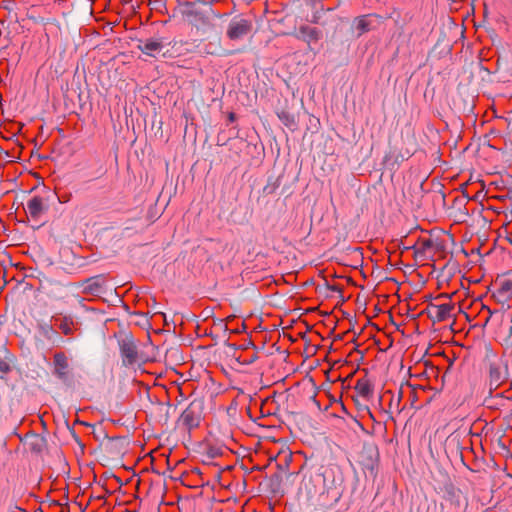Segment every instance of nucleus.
<instances>
[{
    "label": "nucleus",
    "mask_w": 512,
    "mask_h": 512,
    "mask_svg": "<svg viewBox=\"0 0 512 512\" xmlns=\"http://www.w3.org/2000/svg\"><path fill=\"white\" fill-rule=\"evenodd\" d=\"M251 29V21L244 18H233L227 29V36L231 40L242 39L250 33Z\"/></svg>",
    "instance_id": "obj_2"
},
{
    "label": "nucleus",
    "mask_w": 512,
    "mask_h": 512,
    "mask_svg": "<svg viewBox=\"0 0 512 512\" xmlns=\"http://www.w3.org/2000/svg\"><path fill=\"white\" fill-rule=\"evenodd\" d=\"M39 332L42 336H44L47 339H52V337L56 335V331L49 323L39 324Z\"/></svg>",
    "instance_id": "obj_12"
},
{
    "label": "nucleus",
    "mask_w": 512,
    "mask_h": 512,
    "mask_svg": "<svg viewBox=\"0 0 512 512\" xmlns=\"http://www.w3.org/2000/svg\"><path fill=\"white\" fill-rule=\"evenodd\" d=\"M54 373L60 380H66L68 376V359L64 353H56L53 357Z\"/></svg>",
    "instance_id": "obj_5"
},
{
    "label": "nucleus",
    "mask_w": 512,
    "mask_h": 512,
    "mask_svg": "<svg viewBox=\"0 0 512 512\" xmlns=\"http://www.w3.org/2000/svg\"><path fill=\"white\" fill-rule=\"evenodd\" d=\"M279 118L285 125H289L290 123L294 122L293 117H291L289 114L285 112L280 113Z\"/></svg>",
    "instance_id": "obj_16"
},
{
    "label": "nucleus",
    "mask_w": 512,
    "mask_h": 512,
    "mask_svg": "<svg viewBox=\"0 0 512 512\" xmlns=\"http://www.w3.org/2000/svg\"><path fill=\"white\" fill-rule=\"evenodd\" d=\"M10 371V364L5 359L0 357V378H3L5 374Z\"/></svg>",
    "instance_id": "obj_15"
},
{
    "label": "nucleus",
    "mask_w": 512,
    "mask_h": 512,
    "mask_svg": "<svg viewBox=\"0 0 512 512\" xmlns=\"http://www.w3.org/2000/svg\"><path fill=\"white\" fill-rule=\"evenodd\" d=\"M500 292L507 297L512 296V281H503L501 283Z\"/></svg>",
    "instance_id": "obj_14"
},
{
    "label": "nucleus",
    "mask_w": 512,
    "mask_h": 512,
    "mask_svg": "<svg viewBox=\"0 0 512 512\" xmlns=\"http://www.w3.org/2000/svg\"><path fill=\"white\" fill-rule=\"evenodd\" d=\"M355 390L360 396L364 398L370 397L373 393V387L371 383L365 378L357 380Z\"/></svg>",
    "instance_id": "obj_11"
},
{
    "label": "nucleus",
    "mask_w": 512,
    "mask_h": 512,
    "mask_svg": "<svg viewBox=\"0 0 512 512\" xmlns=\"http://www.w3.org/2000/svg\"><path fill=\"white\" fill-rule=\"evenodd\" d=\"M55 324L64 335H71L74 331L75 322L71 316L55 318Z\"/></svg>",
    "instance_id": "obj_10"
},
{
    "label": "nucleus",
    "mask_w": 512,
    "mask_h": 512,
    "mask_svg": "<svg viewBox=\"0 0 512 512\" xmlns=\"http://www.w3.org/2000/svg\"><path fill=\"white\" fill-rule=\"evenodd\" d=\"M454 305L452 303L434 304L430 307V314L438 321H444L451 317Z\"/></svg>",
    "instance_id": "obj_6"
},
{
    "label": "nucleus",
    "mask_w": 512,
    "mask_h": 512,
    "mask_svg": "<svg viewBox=\"0 0 512 512\" xmlns=\"http://www.w3.org/2000/svg\"><path fill=\"white\" fill-rule=\"evenodd\" d=\"M122 362L125 366H131L138 362V347L134 339L130 336H125L119 341Z\"/></svg>",
    "instance_id": "obj_1"
},
{
    "label": "nucleus",
    "mask_w": 512,
    "mask_h": 512,
    "mask_svg": "<svg viewBox=\"0 0 512 512\" xmlns=\"http://www.w3.org/2000/svg\"><path fill=\"white\" fill-rule=\"evenodd\" d=\"M368 413H369L370 418L374 420L373 414L370 411H368Z\"/></svg>",
    "instance_id": "obj_18"
},
{
    "label": "nucleus",
    "mask_w": 512,
    "mask_h": 512,
    "mask_svg": "<svg viewBox=\"0 0 512 512\" xmlns=\"http://www.w3.org/2000/svg\"><path fill=\"white\" fill-rule=\"evenodd\" d=\"M201 418L199 405L190 404L181 414L179 421L185 427L191 429L198 426Z\"/></svg>",
    "instance_id": "obj_3"
},
{
    "label": "nucleus",
    "mask_w": 512,
    "mask_h": 512,
    "mask_svg": "<svg viewBox=\"0 0 512 512\" xmlns=\"http://www.w3.org/2000/svg\"><path fill=\"white\" fill-rule=\"evenodd\" d=\"M300 37L309 45L321 38V31L315 27L302 26L299 29Z\"/></svg>",
    "instance_id": "obj_9"
},
{
    "label": "nucleus",
    "mask_w": 512,
    "mask_h": 512,
    "mask_svg": "<svg viewBox=\"0 0 512 512\" xmlns=\"http://www.w3.org/2000/svg\"><path fill=\"white\" fill-rule=\"evenodd\" d=\"M45 209L46 208L41 197H32L27 202V213L30 215L31 218L35 220L38 219L43 214Z\"/></svg>",
    "instance_id": "obj_8"
},
{
    "label": "nucleus",
    "mask_w": 512,
    "mask_h": 512,
    "mask_svg": "<svg viewBox=\"0 0 512 512\" xmlns=\"http://www.w3.org/2000/svg\"><path fill=\"white\" fill-rule=\"evenodd\" d=\"M105 280L101 276L91 277L82 284V291L85 294L99 295L104 291Z\"/></svg>",
    "instance_id": "obj_4"
},
{
    "label": "nucleus",
    "mask_w": 512,
    "mask_h": 512,
    "mask_svg": "<svg viewBox=\"0 0 512 512\" xmlns=\"http://www.w3.org/2000/svg\"><path fill=\"white\" fill-rule=\"evenodd\" d=\"M490 373H491V377L493 379H495L496 381H499L500 380V377L498 375V369L495 368V367H491V370H490Z\"/></svg>",
    "instance_id": "obj_17"
},
{
    "label": "nucleus",
    "mask_w": 512,
    "mask_h": 512,
    "mask_svg": "<svg viewBox=\"0 0 512 512\" xmlns=\"http://www.w3.org/2000/svg\"><path fill=\"white\" fill-rule=\"evenodd\" d=\"M355 25L359 36L369 30V23L364 17L358 18Z\"/></svg>",
    "instance_id": "obj_13"
},
{
    "label": "nucleus",
    "mask_w": 512,
    "mask_h": 512,
    "mask_svg": "<svg viewBox=\"0 0 512 512\" xmlns=\"http://www.w3.org/2000/svg\"><path fill=\"white\" fill-rule=\"evenodd\" d=\"M138 47L144 54L156 57L163 50L164 45L159 39H147L141 42Z\"/></svg>",
    "instance_id": "obj_7"
}]
</instances>
